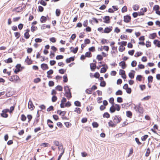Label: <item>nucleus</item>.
<instances>
[{"label": "nucleus", "instance_id": "1", "mask_svg": "<svg viewBox=\"0 0 160 160\" xmlns=\"http://www.w3.org/2000/svg\"><path fill=\"white\" fill-rule=\"evenodd\" d=\"M134 108L136 112L141 114H142L144 112L143 108L142 107L141 103H139L138 105L135 106Z\"/></svg>", "mask_w": 160, "mask_h": 160}, {"label": "nucleus", "instance_id": "2", "mask_svg": "<svg viewBox=\"0 0 160 160\" xmlns=\"http://www.w3.org/2000/svg\"><path fill=\"white\" fill-rule=\"evenodd\" d=\"M114 122L117 124L119 123L122 120L121 117L118 115L115 116L113 119Z\"/></svg>", "mask_w": 160, "mask_h": 160}, {"label": "nucleus", "instance_id": "3", "mask_svg": "<svg viewBox=\"0 0 160 160\" xmlns=\"http://www.w3.org/2000/svg\"><path fill=\"white\" fill-rule=\"evenodd\" d=\"M9 109H5L2 111V113H1V116L3 118H7L8 117V115L7 113L8 112Z\"/></svg>", "mask_w": 160, "mask_h": 160}, {"label": "nucleus", "instance_id": "4", "mask_svg": "<svg viewBox=\"0 0 160 160\" xmlns=\"http://www.w3.org/2000/svg\"><path fill=\"white\" fill-rule=\"evenodd\" d=\"M19 79L20 78L18 76L14 75L11 77L10 80L12 82H18Z\"/></svg>", "mask_w": 160, "mask_h": 160}, {"label": "nucleus", "instance_id": "5", "mask_svg": "<svg viewBox=\"0 0 160 160\" xmlns=\"http://www.w3.org/2000/svg\"><path fill=\"white\" fill-rule=\"evenodd\" d=\"M110 18L109 16H107L103 18V22L105 23H109L111 22Z\"/></svg>", "mask_w": 160, "mask_h": 160}, {"label": "nucleus", "instance_id": "6", "mask_svg": "<svg viewBox=\"0 0 160 160\" xmlns=\"http://www.w3.org/2000/svg\"><path fill=\"white\" fill-rule=\"evenodd\" d=\"M131 17L129 15H126L124 16V21L126 23H128L130 22Z\"/></svg>", "mask_w": 160, "mask_h": 160}, {"label": "nucleus", "instance_id": "7", "mask_svg": "<svg viewBox=\"0 0 160 160\" xmlns=\"http://www.w3.org/2000/svg\"><path fill=\"white\" fill-rule=\"evenodd\" d=\"M119 74L121 75V77L123 79H126V75L125 74V72L124 70L120 69L119 70Z\"/></svg>", "mask_w": 160, "mask_h": 160}, {"label": "nucleus", "instance_id": "8", "mask_svg": "<svg viewBox=\"0 0 160 160\" xmlns=\"http://www.w3.org/2000/svg\"><path fill=\"white\" fill-rule=\"evenodd\" d=\"M28 108L29 109H31V110H33L35 108L31 100H30L28 102Z\"/></svg>", "mask_w": 160, "mask_h": 160}, {"label": "nucleus", "instance_id": "9", "mask_svg": "<svg viewBox=\"0 0 160 160\" xmlns=\"http://www.w3.org/2000/svg\"><path fill=\"white\" fill-rule=\"evenodd\" d=\"M147 11V9L146 8H142L140 10V12H138V15H144V13Z\"/></svg>", "mask_w": 160, "mask_h": 160}, {"label": "nucleus", "instance_id": "10", "mask_svg": "<svg viewBox=\"0 0 160 160\" xmlns=\"http://www.w3.org/2000/svg\"><path fill=\"white\" fill-rule=\"evenodd\" d=\"M88 25V21L87 20H85L83 23V25L84 27H87L86 28V30H91V28L89 27H87Z\"/></svg>", "mask_w": 160, "mask_h": 160}, {"label": "nucleus", "instance_id": "11", "mask_svg": "<svg viewBox=\"0 0 160 160\" xmlns=\"http://www.w3.org/2000/svg\"><path fill=\"white\" fill-rule=\"evenodd\" d=\"M21 67V65L20 64H18L16 66V68L14 71V72L15 73L17 74L20 71V68Z\"/></svg>", "mask_w": 160, "mask_h": 160}, {"label": "nucleus", "instance_id": "12", "mask_svg": "<svg viewBox=\"0 0 160 160\" xmlns=\"http://www.w3.org/2000/svg\"><path fill=\"white\" fill-rule=\"evenodd\" d=\"M65 95L67 98V99L69 100L72 97L71 91L65 92Z\"/></svg>", "mask_w": 160, "mask_h": 160}, {"label": "nucleus", "instance_id": "13", "mask_svg": "<svg viewBox=\"0 0 160 160\" xmlns=\"http://www.w3.org/2000/svg\"><path fill=\"white\" fill-rule=\"evenodd\" d=\"M119 65V66L121 67L123 69H125L127 66L125 62L124 61H122L120 62Z\"/></svg>", "mask_w": 160, "mask_h": 160}, {"label": "nucleus", "instance_id": "14", "mask_svg": "<svg viewBox=\"0 0 160 160\" xmlns=\"http://www.w3.org/2000/svg\"><path fill=\"white\" fill-rule=\"evenodd\" d=\"M112 49L111 53L112 54H115L118 53L117 47L112 46Z\"/></svg>", "mask_w": 160, "mask_h": 160}, {"label": "nucleus", "instance_id": "15", "mask_svg": "<svg viewBox=\"0 0 160 160\" xmlns=\"http://www.w3.org/2000/svg\"><path fill=\"white\" fill-rule=\"evenodd\" d=\"M70 50H71V52H72L73 53L75 54L76 53L78 50V47H77L75 48H73L72 47H71L70 48Z\"/></svg>", "mask_w": 160, "mask_h": 160}, {"label": "nucleus", "instance_id": "16", "mask_svg": "<svg viewBox=\"0 0 160 160\" xmlns=\"http://www.w3.org/2000/svg\"><path fill=\"white\" fill-rule=\"evenodd\" d=\"M41 66V68L43 70H46L48 69L49 68L47 64L45 63H43L42 64Z\"/></svg>", "mask_w": 160, "mask_h": 160}, {"label": "nucleus", "instance_id": "17", "mask_svg": "<svg viewBox=\"0 0 160 160\" xmlns=\"http://www.w3.org/2000/svg\"><path fill=\"white\" fill-rule=\"evenodd\" d=\"M108 124L110 127H115L116 125V124L114 122L113 120V121L110 120L108 122Z\"/></svg>", "mask_w": 160, "mask_h": 160}, {"label": "nucleus", "instance_id": "18", "mask_svg": "<svg viewBox=\"0 0 160 160\" xmlns=\"http://www.w3.org/2000/svg\"><path fill=\"white\" fill-rule=\"evenodd\" d=\"M25 62H26L27 64L29 65L32 64V61L31 59L29 58L28 56L27 57V58L25 60Z\"/></svg>", "mask_w": 160, "mask_h": 160}, {"label": "nucleus", "instance_id": "19", "mask_svg": "<svg viewBox=\"0 0 160 160\" xmlns=\"http://www.w3.org/2000/svg\"><path fill=\"white\" fill-rule=\"evenodd\" d=\"M90 68L92 71H94L96 68L95 63H92L90 64Z\"/></svg>", "mask_w": 160, "mask_h": 160}, {"label": "nucleus", "instance_id": "20", "mask_svg": "<svg viewBox=\"0 0 160 160\" xmlns=\"http://www.w3.org/2000/svg\"><path fill=\"white\" fill-rule=\"evenodd\" d=\"M47 123L48 126L51 128H52L53 127V126L52 124L53 123V122L50 119L47 120Z\"/></svg>", "mask_w": 160, "mask_h": 160}, {"label": "nucleus", "instance_id": "21", "mask_svg": "<svg viewBox=\"0 0 160 160\" xmlns=\"http://www.w3.org/2000/svg\"><path fill=\"white\" fill-rule=\"evenodd\" d=\"M53 73V71L52 69H50L47 72V77L49 78H51L52 77L50 75L52 74Z\"/></svg>", "mask_w": 160, "mask_h": 160}, {"label": "nucleus", "instance_id": "22", "mask_svg": "<svg viewBox=\"0 0 160 160\" xmlns=\"http://www.w3.org/2000/svg\"><path fill=\"white\" fill-rule=\"evenodd\" d=\"M74 112L78 114H80L82 112V110L79 108H75Z\"/></svg>", "mask_w": 160, "mask_h": 160}, {"label": "nucleus", "instance_id": "23", "mask_svg": "<svg viewBox=\"0 0 160 160\" xmlns=\"http://www.w3.org/2000/svg\"><path fill=\"white\" fill-rule=\"evenodd\" d=\"M153 43L158 47H160V41L159 40H155L153 41Z\"/></svg>", "mask_w": 160, "mask_h": 160}, {"label": "nucleus", "instance_id": "24", "mask_svg": "<svg viewBox=\"0 0 160 160\" xmlns=\"http://www.w3.org/2000/svg\"><path fill=\"white\" fill-rule=\"evenodd\" d=\"M74 57H71L70 58H67L66 60V62L67 63H69L72 61H74Z\"/></svg>", "mask_w": 160, "mask_h": 160}, {"label": "nucleus", "instance_id": "25", "mask_svg": "<svg viewBox=\"0 0 160 160\" xmlns=\"http://www.w3.org/2000/svg\"><path fill=\"white\" fill-rule=\"evenodd\" d=\"M116 111V109L114 105H112L110 108V111L111 113H113Z\"/></svg>", "mask_w": 160, "mask_h": 160}, {"label": "nucleus", "instance_id": "26", "mask_svg": "<svg viewBox=\"0 0 160 160\" xmlns=\"http://www.w3.org/2000/svg\"><path fill=\"white\" fill-rule=\"evenodd\" d=\"M126 116L127 117L131 118L132 116V112L130 111H127L126 112Z\"/></svg>", "mask_w": 160, "mask_h": 160}, {"label": "nucleus", "instance_id": "27", "mask_svg": "<svg viewBox=\"0 0 160 160\" xmlns=\"http://www.w3.org/2000/svg\"><path fill=\"white\" fill-rule=\"evenodd\" d=\"M47 20V18L46 17L44 16H42L40 19V22L42 23L45 22Z\"/></svg>", "mask_w": 160, "mask_h": 160}, {"label": "nucleus", "instance_id": "28", "mask_svg": "<svg viewBox=\"0 0 160 160\" xmlns=\"http://www.w3.org/2000/svg\"><path fill=\"white\" fill-rule=\"evenodd\" d=\"M132 71L133 72H130L129 73L128 76L130 78H133L134 77V73L135 72L134 70H132Z\"/></svg>", "mask_w": 160, "mask_h": 160}, {"label": "nucleus", "instance_id": "29", "mask_svg": "<svg viewBox=\"0 0 160 160\" xmlns=\"http://www.w3.org/2000/svg\"><path fill=\"white\" fill-rule=\"evenodd\" d=\"M127 43V42L123 41L121 42H118V44L121 46L124 47L126 45Z\"/></svg>", "mask_w": 160, "mask_h": 160}, {"label": "nucleus", "instance_id": "30", "mask_svg": "<svg viewBox=\"0 0 160 160\" xmlns=\"http://www.w3.org/2000/svg\"><path fill=\"white\" fill-rule=\"evenodd\" d=\"M59 151L61 152V153H64V149L63 148V146L62 145H60L58 147Z\"/></svg>", "mask_w": 160, "mask_h": 160}, {"label": "nucleus", "instance_id": "31", "mask_svg": "<svg viewBox=\"0 0 160 160\" xmlns=\"http://www.w3.org/2000/svg\"><path fill=\"white\" fill-rule=\"evenodd\" d=\"M27 31V32H26L24 34V37L27 39L29 38L30 36V35L28 33V31Z\"/></svg>", "mask_w": 160, "mask_h": 160}, {"label": "nucleus", "instance_id": "32", "mask_svg": "<svg viewBox=\"0 0 160 160\" xmlns=\"http://www.w3.org/2000/svg\"><path fill=\"white\" fill-rule=\"evenodd\" d=\"M125 48L123 46H120L118 48V50L120 52H123L125 51Z\"/></svg>", "mask_w": 160, "mask_h": 160}, {"label": "nucleus", "instance_id": "33", "mask_svg": "<svg viewBox=\"0 0 160 160\" xmlns=\"http://www.w3.org/2000/svg\"><path fill=\"white\" fill-rule=\"evenodd\" d=\"M96 58L98 61H101L103 59V58L101 55L98 54L97 55Z\"/></svg>", "mask_w": 160, "mask_h": 160}, {"label": "nucleus", "instance_id": "34", "mask_svg": "<svg viewBox=\"0 0 160 160\" xmlns=\"http://www.w3.org/2000/svg\"><path fill=\"white\" fill-rule=\"evenodd\" d=\"M40 146L41 147H48V146H50L49 144L48 143L45 142L41 143L40 145Z\"/></svg>", "mask_w": 160, "mask_h": 160}, {"label": "nucleus", "instance_id": "35", "mask_svg": "<svg viewBox=\"0 0 160 160\" xmlns=\"http://www.w3.org/2000/svg\"><path fill=\"white\" fill-rule=\"evenodd\" d=\"M103 116L104 118H108L110 117V115L108 112H105L103 114Z\"/></svg>", "mask_w": 160, "mask_h": 160}, {"label": "nucleus", "instance_id": "36", "mask_svg": "<svg viewBox=\"0 0 160 160\" xmlns=\"http://www.w3.org/2000/svg\"><path fill=\"white\" fill-rule=\"evenodd\" d=\"M142 75H138L137 76L136 79L139 81L141 82L142 81Z\"/></svg>", "mask_w": 160, "mask_h": 160}, {"label": "nucleus", "instance_id": "37", "mask_svg": "<svg viewBox=\"0 0 160 160\" xmlns=\"http://www.w3.org/2000/svg\"><path fill=\"white\" fill-rule=\"evenodd\" d=\"M92 126L94 128H97L99 126L98 124L96 122H94L92 123Z\"/></svg>", "mask_w": 160, "mask_h": 160}, {"label": "nucleus", "instance_id": "38", "mask_svg": "<svg viewBox=\"0 0 160 160\" xmlns=\"http://www.w3.org/2000/svg\"><path fill=\"white\" fill-rule=\"evenodd\" d=\"M85 55L87 58H90L92 56V54L89 51L87 52L85 54Z\"/></svg>", "mask_w": 160, "mask_h": 160}, {"label": "nucleus", "instance_id": "39", "mask_svg": "<svg viewBox=\"0 0 160 160\" xmlns=\"http://www.w3.org/2000/svg\"><path fill=\"white\" fill-rule=\"evenodd\" d=\"M27 118L26 116L23 114L21 115V121L23 122L25 121L26 120Z\"/></svg>", "mask_w": 160, "mask_h": 160}, {"label": "nucleus", "instance_id": "40", "mask_svg": "<svg viewBox=\"0 0 160 160\" xmlns=\"http://www.w3.org/2000/svg\"><path fill=\"white\" fill-rule=\"evenodd\" d=\"M55 88L57 90L59 91H62V87L60 85L57 86Z\"/></svg>", "mask_w": 160, "mask_h": 160}, {"label": "nucleus", "instance_id": "41", "mask_svg": "<svg viewBox=\"0 0 160 160\" xmlns=\"http://www.w3.org/2000/svg\"><path fill=\"white\" fill-rule=\"evenodd\" d=\"M74 103L75 105L76 106L81 107V102L78 101H75L74 102Z\"/></svg>", "mask_w": 160, "mask_h": 160}, {"label": "nucleus", "instance_id": "42", "mask_svg": "<svg viewBox=\"0 0 160 160\" xmlns=\"http://www.w3.org/2000/svg\"><path fill=\"white\" fill-rule=\"evenodd\" d=\"M63 82H67L68 81V78L67 75L65 74V75H64L63 77Z\"/></svg>", "mask_w": 160, "mask_h": 160}, {"label": "nucleus", "instance_id": "43", "mask_svg": "<svg viewBox=\"0 0 160 160\" xmlns=\"http://www.w3.org/2000/svg\"><path fill=\"white\" fill-rule=\"evenodd\" d=\"M86 93L88 94H91L92 93V90L91 89V88H89L88 89H87L86 90Z\"/></svg>", "mask_w": 160, "mask_h": 160}, {"label": "nucleus", "instance_id": "44", "mask_svg": "<svg viewBox=\"0 0 160 160\" xmlns=\"http://www.w3.org/2000/svg\"><path fill=\"white\" fill-rule=\"evenodd\" d=\"M160 9V7L158 5H155L153 7V10L155 11L156 12Z\"/></svg>", "mask_w": 160, "mask_h": 160}, {"label": "nucleus", "instance_id": "45", "mask_svg": "<svg viewBox=\"0 0 160 160\" xmlns=\"http://www.w3.org/2000/svg\"><path fill=\"white\" fill-rule=\"evenodd\" d=\"M142 53L141 52H137L135 53L134 56L136 57H138L142 55Z\"/></svg>", "mask_w": 160, "mask_h": 160}, {"label": "nucleus", "instance_id": "46", "mask_svg": "<svg viewBox=\"0 0 160 160\" xmlns=\"http://www.w3.org/2000/svg\"><path fill=\"white\" fill-rule=\"evenodd\" d=\"M5 62L6 63H10L12 62V60L11 58H9L8 59L4 60Z\"/></svg>", "mask_w": 160, "mask_h": 160}, {"label": "nucleus", "instance_id": "47", "mask_svg": "<svg viewBox=\"0 0 160 160\" xmlns=\"http://www.w3.org/2000/svg\"><path fill=\"white\" fill-rule=\"evenodd\" d=\"M157 36L156 34V33H153L151 34L150 36V38L152 39H154Z\"/></svg>", "mask_w": 160, "mask_h": 160}, {"label": "nucleus", "instance_id": "48", "mask_svg": "<svg viewBox=\"0 0 160 160\" xmlns=\"http://www.w3.org/2000/svg\"><path fill=\"white\" fill-rule=\"evenodd\" d=\"M61 13V11L59 9H57L56 10V15L58 17L60 16Z\"/></svg>", "mask_w": 160, "mask_h": 160}, {"label": "nucleus", "instance_id": "49", "mask_svg": "<svg viewBox=\"0 0 160 160\" xmlns=\"http://www.w3.org/2000/svg\"><path fill=\"white\" fill-rule=\"evenodd\" d=\"M128 9L126 6H124L122 9V12L123 13L127 11Z\"/></svg>", "mask_w": 160, "mask_h": 160}, {"label": "nucleus", "instance_id": "50", "mask_svg": "<svg viewBox=\"0 0 160 160\" xmlns=\"http://www.w3.org/2000/svg\"><path fill=\"white\" fill-rule=\"evenodd\" d=\"M14 34L16 39L19 38L20 36V33L18 32H15Z\"/></svg>", "mask_w": 160, "mask_h": 160}, {"label": "nucleus", "instance_id": "51", "mask_svg": "<svg viewBox=\"0 0 160 160\" xmlns=\"http://www.w3.org/2000/svg\"><path fill=\"white\" fill-rule=\"evenodd\" d=\"M116 95H121L122 94V92L121 90H118L115 93Z\"/></svg>", "mask_w": 160, "mask_h": 160}, {"label": "nucleus", "instance_id": "52", "mask_svg": "<svg viewBox=\"0 0 160 160\" xmlns=\"http://www.w3.org/2000/svg\"><path fill=\"white\" fill-rule=\"evenodd\" d=\"M148 137V136L147 135H145L144 136H142L141 138V140L142 141H145L146 139Z\"/></svg>", "mask_w": 160, "mask_h": 160}, {"label": "nucleus", "instance_id": "53", "mask_svg": "<svg viewBox=\"0 0 160 160\" xmlns=\"http://www.w3.org/2000/svg\"><path fill=\"white\" fill-rule=\"evenodd\" d=\"M109 102L112 105H114V99L113 98H109Z\"/></svg>", "mask_w": 160, "mask_h": 160}, {"label": "nucleus", "instance_id": "54", "mask_svg": "<svg viewBox=\"0 0 160 160\" xmlns=\"http://www.w3.org/2000/svg\"><path fill=\"white\" fill-rule=\"evenodd\" d=\"M64 124L65 126L68 128L71 127L72 125L71 123L69 122H65Z\"/></svg>", "mask_w": 160, "mask_h": 160}, {"label": "nucleus", "instance_id": "55", "mask_svg": "<svg viewBox=\"0 0 160 160\" xmlns=\"http://www.w3.org/2000/svg\"><path fill=\"white\" fill-rule=\"evenodd\" d=\"M88 50L90 52H93L95 51V48L94 47H92L89 48Z\"/></svg>", "mask_w": 160, "mask_h": 160}, {"label": "nucleus", "instance_id": "56", "mask_svg": "<svg viewBox=\"0 0 160 160\" xmlns=\"http://www.w3.org/2000/svg\"><path fill=\"white\" fill-rule=\"evenodd\" d=\"M48 112H50V111H52L54 110V108L52 106H50L47 110Z\"/></svg>", "mask_w": 160, "mask_h": 160}, {"label": "nucleus", "instance_id": "57", "mask_svg": "<svg viewBox=\"0 0 160 160\" xmlns=\"http://www.w3.org/2000/svg\"><path fill=\"white\" fill-rule=\"evenodd\" d=\"M64 90L65 92L71 91L68 86H66L64 87Z\"/></svg>", "mask_w": 160, "mask_h": 160}, {"label": "nucleus", "instance_id": "58", "mask_svg": "<svg viewBox=\"0 0 160 160\" xmlns=\"http://www.w3.org/2000/svg\"><path fill=\"white\" fill-rule=\"evenodd\" d=\"M150 153V149L149 148H148L146 150V152L145 154V156L146 157H148Z\"/></svg>", "mask_w": 160, "mask_h": 160}, {"label": "nucleus", "instance_id": "59", "mask_svg": "<svg viewBox=\"0 0 160 160\" xmlns=\"http://www.w3.org/2000/svg\"><path fill=\"white\" fill-rule=\"evenodd\" d=\"M41 81V79L39 78H37L34 80L33 82L35 83H38Z\"/></svg>", "mask_w": 160, "mask_h": 160}, {"label": "nucleus", "instance_id": "60", "mask_svg": "<svg viewBox=\"0 0 160 160\" xmlns=\"http://www.w3.org/2000/svg\"><path fill=\"white\" fill-rule=\"evenodd\" d=\"M100 76V75L99 73L98 72H95L94 74L93 75V77H94L95 78H98Z\"/></svg>", "mask_w": 160, "mask_h": 160}, {"label": "nucleus", "instance_id": "61", "mask_svg": "<svg viewBox=\"0 0 160 160\" xmlns=\"http://www.w3.org/2000/svg\"><path fill=\"white\" fill-rule=\"evenodd\" d=\"M153 77L152 76H150L148 77V80L149 82H152L153 81Z\"/></svg>", "mask_w": 160, "mask_h": 160}, {"label": "nucleus", "instance_id": "62", "mask_svg": "<svg viewBox=\"0 0 160 160\" xmlns=\"http://www.w3.org/2000/svg\"><path fill=\"white\" fill-rule=\"evenodd\" d=\"M114 106L115 107L116 110L117 111H120V107L118 104H116Z\"/></svg>", "mask_w": 160, "mask_h": 160}, {"label": "nucleus", "instance_id": "63", "mask_svg": "<svg viewBox=\"0 0 160 160\" xmlns=\"http://www.w3.org/2000/svg\"><path fill=\"white\" fill-rule=\"evenodd\" d=\"M137 64V62L135 60H134L132 62L131 65L132 67H135L136 66Z\"/></svg>", "mask_w": 160, "mask_h": 160}, {"label": "nucleus", "instance_id": "64", "mask_svg": "<svg viewBox=\"0 0 160 160\" xmlns=\"http://www.w3.org/2000/svg\"><path fill=\"white\" fill-rule=\"evenodd\" d=\"M107 69L105 67H103L101 69L100 72L101 73H105Z\"/></svg>", "mask_w": 160, "mask_h": 160}]
</instances>
